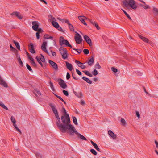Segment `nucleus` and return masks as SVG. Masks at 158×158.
I'll return each instance as SVG.
<instances>
[{"instance_id": "6", "label": "nucleus", "mask_w": 158, "mask_h": 158, "mask_svg": "<svg viewBox=\"0 0 158 158\" xmlns=\"http://www.w3.org/2000/svg\"><path fill=\"white\" fill-rule=\"evenodd\" d=\"M36 58L40 65L41 66H43V64L41 62H44L45 61V59L44 56L41 54L39 57L37 56L36 57Z\"/></svg>"}, {"instance_id": "51", "label": "nucleus", "mask_w": 158, "mask_h": 158, "mask_svg": "<svg viewBox=\"0 0 158 158\" xmlns=\"http://www.w3.org/2000/svg\"><path fill=\"white\" fill-rule=\"evenodd\" d=\"M26 66L27 68L30 71H32V69L30 65H29L28 64H27Z\"/></svg>"}, {"instance_id": "34", "label": "nucleus", "mask_w": 158, "mask_h": 158, "mask_svg": "<svg viewBox=\"0 0 158 158\" xmlns=\"http://www.w3.org/2000/svg\"><path fill=\"white\" fill-rule=\"evenodd\" d=\"M13 42L15 44L17 48L18 49H20V45L19 43L15 41V40H13Z\"/></svg>"}, {"instance_id": "56", "label": "nucleus", "mask_w": 158, "mask_h": 158, "mask_svg": "<svg viewBox=\"0 0 158 158\" xmlns=\"http://www.w3.org/2000/svg\"><path fill=\"white\" fill-rule=\"evenodd\" d=\"M66 78L67 80H69L70 78V75L69 73L67 72V73Z\"/></svg>"}, {"instance_id": "2", "label": "nucleus", "mask_w": 158, "mask_h": 158, "mask_svg": "<svg viewBox=\"0 0 158 158\" xmlns=\"http://www.w3.org/2000/svg\"><path fill=\"white\" fill-rule=\"evenodd\" d=\"M59 42L61 46L64 44L66 46L72 48V46L70 44L69 42L67 40H64V38L63 36H61L60 37Z\"/></svg>"}, {"instance_id": "48", "label": "nucleus", "mask_w": 158, "mask_h": 158, "mask_svg": "<svg viewBox=\"0 0 158 158\" xmlns=\"http://www.w3.org/2000/svg\"><path fill=\"white\" fill-rule=\"evenodd\" d=\"M73 50L77 51L79 54H80L82 51L80 49H77L74 48L73 49Z\"/></svg>"}, {"instance_id": "26", "label": "nucleus", "mask_w": 158, "mask_h": 158, "mask_svg": "<svg viewBox=\"0 0 158 158\" xmlns=\"http://www.w3.org/2000/svg\"><path fill=\"white\" fill-rule=\"evenodd\" d=\"M29 59L31 60L32 65L35 67H36V64L34 61V59L31 56H29Z\"/></svg>"}, {"instance_id": "49", "label": "nucleus", "mask_w": 158, "mask_h": 158, "mask_svg": "<svg viewBox=\"0 0 158 158\" xmlns=\"http://www.w3.org/2000/svg\"><path fill=\"white\" fill-rule=\"evenodd\" d=\"M56 96L59 98L60 100H61L62 102H63L65 104H66V102L64 101L62 99V98H61L59 96L56 95Z\"/></svg>"}, {"instance_id": "60", "label": "nucleus", "mask_w": 158, "mask_h": 158, "mask_svg": "<svg viewBox=\"0 0 158 158\" xmlns=\"http://www.w3.org/2000/svg\"><path fill=\"white\" fill-rule=\"evenodd\" d=\"M36 35L37 38V39L38 40L40 38V35L39 33L38 32H37L36 33Z\"/></svg>"}, {"instance_id": "30", "label": "nucleus", "mask_w": 158, "mask_h": 158, "mask_svg": "<svg viewBox=\"0 0 158 158\" xmlns=\"http://www.w3.org/2000/svg\"><path fill=\"white\" fill-rule=\"evenodd\" d=\"M49 18L52 22V23L53 22H56V19L51 15H49Z\"/></svg>"}, {"instance_id": "16", "label": "nucleus", "mask_w": 158, "mask_h": 158, "mask_svg": "<svg viewBox=\"0 0 158 158\" xmlns=\"http://www.w3.org/2000/svg\"><path fill=\"white\" fill-rule=\"evenodd\" d=\"M61 112L64 115L61 116V119H62V117H64V118H66L67 116H69V114H67L66 110L64 107H63L62 108V109L61 110Z\"/></svg>"}, {"instance_id": "50", "label": "nucleus", "mask_w": 158, "mask_h": 158, "mask_svg": "<svg viewBox=\"0 0 158 158\" xmlns=\"http://www.w3.org/2000/svg\"><path fill=\"white\" fill-rule=\"evenodd\" d=\"M10 119L12 123L16 122L15 118L13 116H11Z\"/></svg>"}, {"instance_id": "43", "label": "nucleus", "mask_w": 158, "mask_h": 158, "mask_svg": "<svg viewBox=\"0 0 158 158\" xmlns=\"http://www.w3.org/2000/svg\"><path fill=\"white\" fill-rule=\"evenodd\" d=\"M49 84L52 90L53 91H54V88L53 83L52 82H51L50 81L49 83Z\"/></svg>"}, {"instance_id": "63", "label": "nucleus", "mask_w": 158, "mask_h": 158, "mask_svg": "<svg viewBox=\"0 0 158 158\" xmlns=\"http://www.w3.org/2000/svg\"><path fill=\"white\" fill-rule=\"evenodd\" d=\"M52 52V55L53 56H56V53L55 52H53V51L51 52Z\"/></svg>"}, {"instance_id": "32", "label": "nucleus", "mask_w": 158, "mask_h": 158, "mask_svg": "<svg viewBox=\"0 0 158 158\" xmlns=\"http://www.w3.org/2000/svg\"><path fill=\"white\" fill-rule=\"evenodd\" d=\"M123 4L124 6L127 7V8H128L129 7V0L128 1H125L123 2Z\"/></svg>"}, {"instance_id": "21", "label": "nucleus", "mask_w": 158, "mask_h": 158, "mask_svg": "<svg viewBox=\"0 0 158 158\" xmlns=\"http://www.w3.org/2000/svg\"><path fill=\"white\" fill-rule=\"evenodd\" d=\"M88 20L93 25H94L95 26V27L98 30L100 29V27L98 26V25L95 22L90 19H89Z\"/></svg>"}, {"instance_id": "52", "label": "nucleus", "mask_w": 158, "mask_h": 158, "mask_svg": "<svg viewBox=\"0 0 158 158\" xmlns=\"http://www.w3.org/2000/svg\"><path fill=\"white\" fill-rule=\"evenodd\" d=\"M44 38L45 39H50L51 40H53V37L52 36L48 37L47 35H45Z\"/></svg>"}, {"instance_id": "17", "label": "nucleus", "mask_w": 158, "mask_h": 158, "mask_svg": "<svg viewBox=\"0 0 158 158\" xmlns=\"http://www.w3.org/2000/svg\"><path fill=\"white\" fill-rule=\"evenodd\" d=\"M73 93L77 97L79 98H81L83 97V94L81 91L76 92L74 91Z\"/></svg>"}, {"instance_id": "61", "label": "nucleus", "mask_w": 158, "mask_h": 158, "mask_svg": "<svg viewBox=\"0 0 158 158\" xmlns=\"http://www.w3.org/2000/svg\"><path fill=\"white\" fill-rule=\"evenodd\" d=\"M37 31H38L39 33L42 32V30L40 28H38Z\"/></svg>"}, {"instance_id": "4", "label": "nucleus", "mask_w": 158, "mask_h": 158, "mask_svg": "<svg viewBox=\"0 0 158 158\" xmlns=\"http://www.w3.org/2000/svg\"><path fill=\"white\" fill-rule=\"evenodd\" d=\"M74 39L77 44H79L82 41V39L81 35L77 32H76V34L75 36Z\"/></svg>"}, {"instance_id": "18", "label": "nucleus", "mask_w": 158, "mask_h": 158, "mask_svg": "<svg viewBox=\"0 0 158 158\" xmlns=\"http://www.w3.org/2000/svg\"><path fill=\"white\" fill-rule=\"evenodd\" d=\"M0 84L2 85L3 86H4L5 87H7V84L2 79V77L0 75Z\"/></svg>"}, {"instance_id": "28", "label": "nucleus", "mask_w": 158, "mask_h": 158, "mask_svg": "<svg viewBox=\"0 0 158 158\" xmlns=\"http://www.w3.org/2000/svg\"><path fill=\"white\" fill-rule=\"evenodd\" d=\"M16 122L13 123V125L14 127L16 129V130L17 131L19 132L20 133V134H21L22 133L21 131V130L18 128L16 124Z\"/></svg>"}, {"instance_id": "37", "label": "nucleus", "mask_w": 158, "mask_h": 158, "mask_svg": "<svg viewBox=\"0 0 158 158\" xmlns=\"http://www.w3.org/2000/svg\"><path fill=\"white\" fill-rule=\"evenodd\" d=\"M94 68L96 69H99L101 68V66L99 65L98 62H97L96 64L95 65Z\"/></svg>"}, {"instance_id": "15", "label": "nucleus", "mask_w": 158, "mask_h": 158, "mask_svg": "<svg viewBox=\"0 0 158 158\" xmlns=\"http://www.w3.org/2000/svg\"><path fill=\"white\" fill-rule=\"evenodd\" d=\"M77 65L82 69H85L86 68V66L84 65V64L82 63L78 60H76L75 61Z\"/></svg>"}, {"instance_id": "40", "label": "nucleus", "mask_w": 158, "mask_h": 158, "mask_svg": "<svg viewBox=\"0 0 158 158\" xmlns=\"http://www.w3.org/2000/svg\"><path fill=\"white\" fill-rule=\"evenodd\" d=\"M72 118H73V122L74 123V124L75 125H77V121L76 118L74 116H73Z\"/></svg>"}, {"instance_id": "38", "label": "nucleus", "mask_w": 158, "mask_h": 158, "mask_svg": "<svg viewBox=\"0 0 158 158\" xmlns=\"http://www.w3.org/2000/svg\"><path fill=\"white\" fill-rule=\"evenodd\" d=\"M18 62L19 64L21 66H23V63L21 59L20 58V57L19 56H18Z\"/></svg>"}, {"instance_id": "55", "label": "nucleus", "mask_w": 158, "mask_h": 158, "mask_svg": "<svg viewBox=\"0 0 158 158\" xmlns=\"http://www.w3.org/2000/svg\"><path fill=\"white\" fill-rule=\"evenodd\" d=\"M141 6L143 7L145 9H147L149 8V6L148 5H146L145 6L141 5Z\"/></svg>"}, {"instance_id": "3", "label": "nucleus", "mask_w": 158, "mask_h": 158, "mask_svg": "<svg viewBox=\"0 0 158 158\" xmlns=\"http://www.w3.org/2000/svg\"><path fill=\"white\" fill-rule=\"evenodd\" d=\"M60 53L62 55V58L65 60L68 57L67 51L66 49L63 47H61L59 49Z\"/></svg>"}, {"instance_id": "10", "label": "nucleus", "mask_w": 158, "mask_h": 158, "mask_svg": "<svg viewBox=\"0 0 158 158\" xmlns=\"http://www.w3.org/2000/svg\"><path fill=\"white\" fill-rule=\"evenodd\" d=\"M78 18L83 24L85 25H87V24L85 22V20L87 19L85 16H80L78 17Z\"/></svg>"}, {"instance_id": "62", "label": "nucleus", "mask_w": 158, "mask_h": 158, "mask_svg": "<svg viewBox=\"0 0 158 158\" xmlns=\"http://www.w3.org/2000/svg\"><path fill=\"white\" fill-rule=\"evenodd\" d=\"M155 143L156 147L158 148V142L156 140L155 141Z\"/></svg>"}, {"instance_id": "29", "label": "nucleus", "mask_w": 158, "mask_h": 158, "mask_svg": "<svg viewBox=\"0 0 158 158\" xmlns=\"http://www.w3.org/2000/svg\"><path fill=\"white\" fill-rule=\"evenodd\" d=\"M76 135H78L79 136L81 140L85 141L87 140V139L84 136L79 133L78 132H77V134Z\"/></svg>"}, {"instance_id": "36", "label": "nucleus", "mask_w": 158, "mask_h": 158, "mask_svg": "<svg viewBox=\"0 0 158 158\" xmlns=\"http://www.w3.org/2000/svg\"><path fill=\"white\" fill-rule=\"evenodd\" d=\"M52 24L53 26L56 28H57V27H58V26H59L58 24L56 22V21L52 22Z\"/></svg>"}, {"instance_id": "14", "label": "nucleus", "mask_w": 158, "mask_h": 158, "mask_svg": "<svg viewBox=\"0 0 158 158\" xmlns=\"http://www.w3.org/2000/svg\"><path fill=\"white\" fill-rule=\"evenodd\" d=\"M48 61L49 64L55 70H57L58 69L57 65L55 62L50 60H49Z\"/></svg>"}, {"instance_id": "27", "label": "nucleus", "mask_w": 158, "mask_h": 158, "mask_svg": "<svg viewBox=\"0 0 158 158\" xmlns=\"http://www.w3.org/2000/svg\"><path fill=\"white\" fill-rule=\"evenodd\" d=\"M82 79L89 84H91L92 83L91 81L88 78L83 77H82Z\"/></svg>"}, {"instance_id": "44", "label": "nucleus", "mask_w": 158, "mask_h": 158, "mask_svg": "<svg viewBox=\"0 0 158 158\" xmlns=\"http://www.w3.org/2000/svg\"><path fill=\"white\" fill-rule=\"evenodd\" d=\"M123 11V12L125 14V15H126V16L128 17V18L130 19H131V18L130 17V16H129V15L124 10H123L122 9Z\"/></svg>"}, {"instance_id": "35", "label": "nucleus", "mask_w": 158, "mask_h": 158, "mask_svg": "<svg viewBox=\"0 0 158 158\" xmlns=\"http://www.w3.org/2000/svg\"><path fill=\"white\" fill-rule=\"evenodd\" d=\"M34 93L36 96H40L41 95V93L39 90H35L34 92Z\"/></svg>"}, {"instance_id": "13", "label": "nucleus", "mask_w": 158, "mask_h": 158, "mask_svg": "<svg viewBox=\"0 0 158 158\" xmlns=\"http://www.w3.org/2000/svg\"><path fill=\"white\" fill-rule=\"evenodd\" d=\"M32 28L35 31H37V29L39 27V25L37 22L34 21L32 22Z\"/></svg>"}, {"instance_id": "47", "label": "nucleus", "mask_w": 158, "mask_h": 158, "mask_svg": "<svg viewBox=\"0 0 158 158\" xmlns=\"http://www.w3.org/2000/svg\"><path fill=\"white\" fill-rule=\"evenodd\" d=\"M121 122L123 125H125L126 124V122L125 121V119L123 118H122L121 119Z\"/></svg>"}, {"instance_id": "53", "label": "nucleus", "mask_w": 158, "mask_h": 158, "mask_svg": "<svg viewBox=\"0 0 158 158\" xmlns=\"http://www.w3.org/2000/svg\"><path fill=\"white\" fill-rule=\"evenodd\" d=\"M63 94L66 96H68L69 95L68 92L66 90H64L63 91Z\"/></svg>"}, {"instance_id": "19", "label": "nucleus", "mask_w": 158, "mask_h": 158, "mask_svg": "<svg viewBox=\"0 0 158 158\" xmlns=\"http://www.w3.org/2000/svg\"><path fill=\"white\" fill-rule=\"evenodd\" d=\"M12 15H14L17 16L19 19H22L23 18L22 16L18 12H14L12 14Z\"/></svg>"}, {"instance_id": "59", "label": "nucleus", "mask_w": 158, "mask_h": 158, "mask_svg": "<svg viewBox=\"0 0 158 158\" xmlns=\"http://www.w3.org/2000/svg\"><path fill=\"white\" fill-rule=\"evenodd\" d=\"M60 31L62 32H64V31L62 29V28L60 27L59 26H58V27H57V28Z\"/></svg>"}, {"instance_id": "45", "label": "nucleus", "mask_w": 158, "mask_h": 158, "mask_svg": "<svg viewBox=\"0 0 158 158\" xmlns=\"http://www.w3.org/2000/svg\"><path fill=\"white\" fill-rule=\"evenodd\" d=\"M83 52L85 54H88L89 53V50L87 49H84L83 50Z\"/></svg>"}, {"instance_id": "58", "label": "nucleus", "mask_w": 158, "mask_h": 158, "mask_svg": "<svg viewBox=\"0 0 158 158\" xmlns=\"http://www.w3.org/2000/svg\"><path fill=\"white\" fill-rule=\"evenodd\" d=\"M136 114L138 118H140V114L139 111H136Z\"/></svg>"}, {"instance_id": "9", "label": "nucleus", "mask_w": 158, "mask_h": 158, "mask_svg": "<svg viewBox=\"0 0 158 158\" xmlns=\"http://www.w3.org/2000/svg\"><path fill=\"white\" fill-rule=\"evenodd\" d=\"M108 134L111 138L113 140H115L116 139L117 135L114 134L112 131L110 130L108 131Z\"/></svg>"}, {"instance_id": "57", "label": "nucleus", "mask_w": 158, "mask_h": 158, "mask_svg": "<svg viewBox=\"0 0 158 158\" xmlns=\"http://www.w3.org/2000/svg\"><path fill=\"white\" fill-rule=\"evenodd\" d=\"M76 72L79 75H81V72L78 69H76Z\"/></svg>"}, {"instance_id": "39", "label": "nucleus", "mask_w": 158, "mask_h": 158, "mask_svg": "<svg viewBox=\"0 0 158 158\" xmlns=\"http://www.w3.org/2000/svg\"><path fill=\"white\" fill-rule=\"evenodd\" d=\"M153 13L156 15H158V9L156 8H153Z\"/></svg>"}, {"instance_id": "42", "label": "nucleus", "mask_w": 158, "mask_h": 158, "mask_svg": "<svg viewBox=\"0 0 158 158\" xmlns=\"http://www.w3.org/2000/svg\"><path fill=\"white\" fill-rule=\"evenodd\" d=\"M90 152L94 155H96L97 154V152L94 149H91L90 150Z\"/></svg>"}, {"instance_id": "23", "label": "nucleus", "mask_w": 158, "mask_h": 158, "mask_svg": "<svg viewBox=\"0 0 158 158\" xmlns=\"http://www.w3.org/2000/svg\"><path fill=\"white\" fill-rule=\"evenodd\" d=\"M90 142L92 143V145L98 151H100V150L99 147H98L97 145L92 140H91Z\"/></svg>"}, {"instance_id": "33", "label": "nucleus", "mask_w": 158, "mask_h": 158, "mask_svg": "<svg viewBox=\"0 0 158 158\" xmlns=\"http://www.w3.org/2000/svg\"><path fill=\"white\" fill-rule=\"evenodd\" d=\"M83 72L87 75L89 77H92V75L87 70L83 71Z\"/></svg>"}, {"instance_id": "1", "label": "nucleus", "mask_w": 158, "mask_h": 158, "mask_svg": "<svg viewBox=\"0 0 158 158\" xmlns=\"http://www.w3.org/2000/svg\"><path fill=\"white\" fill-rule=\"evenodd\" d=\"M51 107L57 120L56 124L61 131L63 133H65L67 131L69 134L72 136L74 135V133L76 134H77V131L75 128L70 124L69 116H68L65 118L62 117L61 121L63 124L61 123L60 119L56 108L54 106H52Z\"/></svg>"}, {"instance_id": "54", "label": "nucleus", "mask_w": 158, "mask_h": 158, "mask_svg": "<svg viewBox=\"0 0 158 158\" xmlns=\"http://www.w3.org/2000/svg\"><path fill=\"white\" fill-rule=\"evenodd\" d=\"M111 69V70L114 73H116L118 71L117 69L114 67H112Z\"/></svg>"}, {"instance_id": "12", "label": "nucleus", "mask_w": 158, "mask_h": 158, "mask_svg": "<svg viewBox=\"0 0 158 158\" xmlns=\"http://www.w3.org/2000/svg\"><path fill=\"white\" fill-rule=\"evenodd\" d=\"M29 49L30 52L34 54L35 52L34 45L32 43H30L29 45Z\"/></svg>"}, {"instance_id": "11", "label": "nucleus", "mask_w": 158, "mask_h": 158, "mask_svg": "<svg viewBox=\"0 0 158 158\" xmlns=\"http://www.w3.org/2000/svg\"><path fill=\"white\" fill-rule=\"evenodd\" d=\"M84 39L90 46L92 45L91 40L88 36L86 35H84Z\"/></svg>"}, {"instance_id": "31", "label": "nucleus", "mask_w": 158, "mask_h": 158, "mask_svg": "<svg viewBox=\"0 0 158 158\" xmlns=\"http://www.w3.org/2000/svg\"><path fill=\"white\" fill-rule=\"evenodd\" d=\"M0 106L2 107L6 110H8V108L1 101H0Z\"/></svg>"}, {"instance_id": "41", "label": "nucleus", "mask_w": 158, "mask_h": 158, "mask_svg": "<svg viewBox=\"0 0 158 158\" xmlns=\"http://www.w3.org/2000/svg\"><path fill=\"white\" fill-rule=\"evenodd\" d=\"M69 27V29L71 31H74V28L73 26L71 24H69V25H68Z\"/></svg>"}, {"instance_id": "20", "label": "nucleus", "mask_w": 158, "mask_h": 158, "mask_svg": "<svg viewBox=\"0 0 158 158\" xmlns=\"http://www.w3.org/2000/svg\"><path fill=\"white\" fill-rule=\"evenodd\" d=\"M66 65L67 68L69 70L72 71L73 68V66L72 64L68 62H66Z\"/></svg>"}, {"instance_id": "22", "label": "nucleus", "mask_w": 158, "mask_h": 158, "mask_svg": "<svg viewBox=\"0 0 158 158\" xmlns=\"http://www.w3.org/2000/svg\"><path fill=\"white\" fill-rule=\"evenodd\" d=\"M94 59L93 57H92L91 58L89 59L88 61V64L89 65L92 66L93 65L94 63Z\"/></svg>"}, {"instance_id": "7", "label": "nucleus", "mask_w": 158, "mask_h": 158, "mask_svg": "<svg viewBox=\"0 0 158 158\" xmlns=\"http://www.w3.org/2000/svg\"><path fill=\"white\" fill-rule=\"evenodd\" d=\"M129 6L134 10L136 9L137 7L135 2L134 0H129Z\"/></svg>"}, {"instance_id": "8", "label": "nucleus", "mask_w": 158, "mask_h": 158, "mask_svg": "<svg viewBox=\"0 0 158 158\" xmlns=\"http://www.w3.org/2000/svg\"><path fill=\"white\" fill-rule=\"evenodd\" d=\"M47 45V43L45 41L43 42V44L41 46L42 50L47 53L48 54L50 55V53L46 49V46Z\"/></svg>"}, {"instance_id": "5", "label": "nucleus", "mask_w": 158, "mask_h": 158, "mask_svg": "<svg viewBox=\"0 0 158 158\" xmlns=\"http://www.w3.org/2000/svg\"><path fill=\"white\" fill-rule=\"evenodd\" d=\"M58 81L60 86L63 89H65L67 87V85L64 81L61 79H59Z\"/></svg>"}, {"instance_id": "25", "label": "nucleus", "mask_w": 158, "mask_h": 158, "mask_svg": "<svg viewBox=\"0 0 158 158\" xmlns=\"http://www.w3.org/2000/svg\"><path fill=\"white\" fill-rule=\"evenodd\" d=\"M57 19H58L60 21L62 22H65V23H67L68 25H69V24H71L70 23L69 20L68 19H60V18H58Z\"/></svg>"}, {"instance_id": "24", "label": "nucleus", "mask_w": 158, "mask_h": 158, "mask_svg": "<svg viewBox=\"0 0 158 158\" xmlns=\"http://www.w3.org/2000/svg\"><path fill=\"white\" fill-rule=\"evenodd\" d=\"M139 37L144 42L149 43L150 41L147 38L141 35L139 36Z\"/></svg>"}, {"instance_id": "46", "label": "nucleus", "mask_w": 158, "mask_h": 158, "mask_svg": "<svg viewBox=\"0 0 158 158\" xmlns=\"http://www.w3.org/2000/svg\"><path fill=\"white\" fill-rule=\"evenodd\" d=\"M92 74L96 76L98 74V72L96 69H94L92 72Z\"/></svg>"}, {"instance_id": "64", "label": "nucleus", "mask_w": 158, "mask_h": 158, "mask_svg": "<svg viewBox=\"0 0 158 158\" xmlns=\"http://www.w3.org/2000/svg\"><path fill=\"white\" fill-rule=\"evenodd\" d=\"M72 76H73V78L74 79H75V80H77V78L75 76V75H74L73 74H72Z\"/></svg>"}]
</instances>
